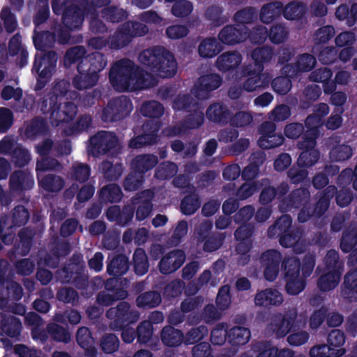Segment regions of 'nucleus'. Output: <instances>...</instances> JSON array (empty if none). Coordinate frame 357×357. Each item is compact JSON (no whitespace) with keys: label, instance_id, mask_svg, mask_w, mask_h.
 Here are the masks:
<instances>
[{"label":"nucleus","instance_id":"obj_1","mask_svg":"<svg viewBox=\"0 0 357 357\" xmlns=\"http://www.w3.org/2000/svg\"><path fill=\"white\" fill-rule=\"evenodd\" d=\"M100 16L108 24L122 23L109 37V46L114 50L122 49L128 46L134 38L144 36L149 32L146 24L133 20L126 21L129 13L119 5L111 4L102 8Z\"/></svg>","mask_w":357,"mask_h":357},{"label":"nucleus","instance_id":"obj_2","mask_svg":"<svg viewBox=\"0 0 357 357\" xmlns=\"http://www.w3.org/2000/svg\"><path fill=\"white\" fill-rule=\"evenodd\" d=\"M70 83L68 81H55L51 91L44 95L39 102L41 112L48 116L54 126L73 121L77 114L78 109L74 102H61V99L68 93Z\"/></svg>","mask_w":357,"mask_h":357},{"label":"nucleus","instance_id":"obj_3","mask_svg":"<svg viewBox=\"0 0 357 357\" xmlns=\"http://www.w3.org/2000/svg\"><path fill=\"white\" fill-rule=\"evenodd\" d=\"M109 79L114 89L119 91L128 90L132 84L141 89L155 84L151 73L145 72L129 59L116 61L110 69Z\"/></svg>","mask_w":357,"mask_h":357},{"label":"nucleus","instance_id":"obj_4","mask_svg":"<svg viewBox=\"0 0 357 357\" xmlns=\"http://www.w3.org/2000/svg\"><path fill=\"white\" fill-rule=\"evenodd\" d=\"M138 59L141 64L160 77L170 78L177 72L178 65L174 54L162 46L144 50Z\"/></svg>","mask_w":357,"mask_h":357},{"label":"nucleus","instance_id":"obj_5","mask_svg":"<svg viewBox=\"0 0 357 357\" xmlns=\"http://www.w3.org/2000/svg\"><path fill=\"white\" fill-rule=\"evenodd\" d=\"M30 218L29 210L18 204L11 211V217L3 214L0 218V238L5 245H10L15 237V227L24 226Z\"/></svg>","mask_w":357,"mask_h":357},{"label":"nucleus","instance_id":"obj_6","mask_svg":"<svg viewBox=\"0 0 357 357\" xmlns=\"http://www.w3.org/2000/svg\"><path fill=\"white\" fill-rule=\"evenodd\" d=\"M52 9L56 15H62L61 22L69 30L79 29L84 20V10L75 0H52Z\"/></svg>","mask_w":357,"mask_h":357},{"label":"nucleus","instance_id":"obj_7","mask_svg":"<svg viewBox=\"0 0 357 357\" xmlns=\"http://www.w3.org/2000/svg\"><path fill=\"white\" fill-rule=\"evenodd\" d=\"M133 109L131 99L124 95L111 98L102 109L100 119L105 123H114L128 117Z\"/></svg>","mask_w":357,"mask_h":357},{"label":"nucleus","instance_id":"obj_8","mask_svg":"<svg viewBox=\"0 0 357 357\" xmlns=\"http://www.w3.org/2000/svg\"><path fill=\"white\" fill-rule=\"evenodd\" d=\"M55 277L61 283H70L80 290L86 289L89 286V278L84 274V266L77 262H70L63 268L58 269Z\"/></svg>","mask_w":357,"mask_h":357},{"label":"nucleus","instance_id":"obj_9","mask_svg":"<svg viewBox=\"0 0 357 357\" xmlns=\"http://www.w3.org/2000/svg\"><path fill=\"white\" fill-rule=\"evenodd\" d=\"M106 317L112 320L111 328L118 331L137 322L139 318V313L131 309L130 303L127 301H121L116 307H111L107 310Z\"/></svg>","mask_w":357,"mask_h":357},{"label":"nucleus","instance_id":"obj_10","mask_svg":"<svg viewBox=\"0 0 357 357\" xmlns=\"http://www.w3.org/2000/svg\"><path fill=\"white\" fill-rule=\"evenodd\" d=\"M89 142L90 151L93 156L97 157L114 151L119 139L112 132L100 130L91 137Z\"/></svg>","mask_w":357,"mask_h":357},{"label":"nucleus","instance_id":"obj_11","mask_svg":"<svg viewBox=\"0 0 357 357\" xmlns=\"http://www.w3.org/2000/svg\"><path fill=\"white\" fill-rule=\"evenodd\" d=\"M57 54L53 50L45 52L42 55L35 56L32 71L35 72L38 78L50 79L56 72Z\"/></svg>","mask_w":357,"mask_h":357},{"label":"nucleus","instance_id":"obj_12","mask_svg":"<svg viewBox=\"0 0 357 357\" xmlns=\"http://www.w3.org/2000/svg\"><path fill=\"white\" fill-rule=\"evenodd\" d=\"M282 258V254L275 249L267 250L261 255L259 263L261 267L264 268V276L266 280L273 282L277 278Z\"/></svg>","mask_w":357,"mask_h":357},{"label":"nucleus","instance_id":"obj_13","mask_svg":"<svg viewBox=\"0 0 357 357\" xmlns=\"http://www.w3.org/2000/svg\"><path fill=\"white\" fill-rule=\"evenodd\" d=\"M153 197L154 192L150 189L142 190L132 197L131 203L135 208V218L137 221H143L151 215L153 208Z\"/></svg>","mask_w":357,"mask_h":357},{"label":"nucleus","instance_id":"obj_14","mask_svg":"<svg viewBox=\"0 0 357 357\" xmlns=\"http://www.w3.org/2000/svg\"><path fill=\"white\" fill-rule=\"evenodd\" d=\"M249 29L240 24H227L219 32L218 40L227 45H234L248 38Z\"/></svg>","mask_w":357,"mask_h":357},{"label":"nucleus","instance_id":"obj_15","mask_svg":"<svg viewBox=\"0 0 357 357\" xmlns=\"http://www.w3.org/2000/svg\"><path fill=\"white\" fill-rule=\"evenodd\" d=\"M186 259L185 253L180 249H175L165 255L158 263L159 271L163 275H169L178 270Z\"/></svg>","mask_w":357,"mask_h":357},{"label":"nucleus","instance_id":"obj_16","mask_svg":"<svg viewBox=\"0 0 357 357\" xmlns=\"http://www.w3.org/2000/svg\"><path fill=\"white\" fill-rule=\"evenodd\" d=\"M310 201V192L305 188H299L292 190L280 204V208L284 211L291 208L307 207Z\"/></svg>","mask_w":357,"mask_h":357},{"label":"nucleus","instance_id":"obj_17","mask_svg":"<svg viewBox=\"0 0 357 357\" xmlns=\"http://www.w3.org/2000/svg\"><path fill=\"white\" fill-rule=\"evenodd\" d=\"M144 133L132 138L128 143L131 149H139L147 145H153L158 140L160 124L155 122H148L143 126Z\"/></svg>","mask_w":357,"mask_h":357},{"label":"nucleus","instance_id":"obj_18","mask_svg":"<svg viewBox=\"0 0 357 357\" xmlns=\"http://www.w3.org/2000/svg\"><path fill=\"white\" fill-rule=\"evenodd\" d=\"M222 83V78L216 73L201 76L195 84V96L200 100L207 99L210 93L218 89Z\"/></svg>","mask_w":357,"mask_h":357},{"label":"nucleus","instance_id":"obj_19","mask_svg":"<svg viewBox=\"0 0 357 357\" xmlns=\"http://www.w3.org/2000/svg\"><path fill=\"white\" fill-rule=\"evenodd\" d=\"M22 325L20 319L14 315L0 312V340L3 342H8L9 340L3 337L6 336L15 338L18 337L22 331Z\"/></svg>","mask_w":357,"mask_h":357},{"label":"nucleus","instance_id":"obj_20","mask_svg":"<svg viewBox=\"0 0 357 357\" xmlns=\"http://www.w3.org/2000/svg\"><path fill=\"white\" fill-rule=\"evenodd\" d=\"M34 179L33 175L26 170H15L9 178V189L13 193L21 194L33 188Z\"/></svg>","mask_w":357,"mask_h":357},{"label":"nucleus","instance_id":"obj_21","mask_svg":"<svg viewBox=\"0 0 357 357\" xmlns=\"http://www.w3.org/2000/svg\"><path fill=\"white\" fill-rule=\"evenodd\" d=\"M297 317V312L289 310L284 315L281 314L275 315L273 318L272 329L278 338L286 336L292 329Z\"/></svg>","mask_w":357,"mask_h":357},{"label":"nucleus","instance_id":"obj_22","mask_svg":"<svg viewBox=\"0 0 357 357\" xmlns=\"http://www.w3.org/2000/svg\"><path fill=\"white\" fill-rule=\"evenodd\" d=\"M316 273L319 275L317 287L321 292H328L335 289L340 282L341 271L337 270L326 271L318 266Z\"/></svg>","mask_w":357,"mask_h":357},{"label":"nucleus","instance_id":"obj_23","mask_svg":"<svg viewBox=\"0 0 357 357\" xmlns=\"http://www.w3.org/2000/svg\"><path fill=\"white\" fill-rule=\"evenodd\" d=\"M211 228V224L204 223L201 225L199 231L198 241H204L203 250L206 252L218 250L222 246L225 238V235L222 233L208 235Z\"/></svg>","mask_w":357,"mask_h":357},{"label":"nucleus","instance_id":"obj_24","mask_svg":"<svg viewBox=\"0 0 357 357\" xmlns=\"http://www.w3.org/2000/svg\"><path fill=\"white\" fill-rule=\"evenodd\" d=\"M78 74L73 80V86L77 90H84L93 87L98 83L100 75L87 71L84 63H79L77 67Z\"/></svg>","mask_w":357,"mask_h":357},{"label":"nucleus","instance_id":"obj_25","mask_svg":"<svg viewBox=\"0 0 357 357\" xmlns=\"http://www.w3.org/2000/svg\"><path fill=\"white\" fill-rule=\"evenodd\" d=\"M330 206L329 202L325 201L324 198L319 197L317 202L312 207L310 202L307 207L301 208L298 214L299 222L305 223L312 217L321 218L327 211Z\"/></svg>","mask_w":357,"mask_h":357},{"label":"nucleus","instance_id":"obj_26","mask_svg":"<svg viewBox=\"0 0 357 357\" xmlns=\"http://www.w3.org/2000/svg\"><path fill=\"white\" fill-rule=\"evenodd\" d=\"M208 119L220 125H226L231 119V111L222 102H215L211 105L206 112Z\"/></svg>","mask_w":357,"mask_h":357},{"label":"nucleus","instance_id":"obj_27","mask_svg":"<svg viewBox=\"0 0 357 357\" xmlns=\"http://www.w3.org/2000/svg\"><path fill=\"white\" fill-rule=\"evenodd\" d=\"M341 296L349 302L357 301V268L344 275L341 286Z\"/></svg>","mask_w":357,"mask_h":357},{"label":"nucleus","instance_id":"obj_28","mask_svg":"<svg viewBox=\"0 0 357 357\" xmlns=\"http://www.w3.org/2000/svg\"><path fill=\"white\" fill-rule=\"evenodd\" d=\"M282 302V295L278 290L272 288H268L257 292L255 298L256 305L265 307L278 306Z\"/></svg>","mask_w":357,"mask_h":357},{"label":"nucleus","instance_id":"obj_29","mask_svg":"<svg viewBox=\"0 0 357 357\" xmlns=\"http://www.w3.org/2000/svg\"><path fill=\"white\" fill-rule=\"evenodd\" d=\"M36 231L31 227H24L18 232L19 241L15 243V247L22 256L27 255L33 245Z\"/></svg>","mask_w":357,"mask_h":357},{"label":"nucleus","instance_id":"obj_30","mask_svg":"<svg viewBox=\"0 0 357 357\" xmlns=\"http://www.w3.org/2000/svg\"><path fill=\"white\" fill-rule=\"evenodd\" d=\"M274 55L273 49L267 45L255 47L251 52L253 68L258 72H263L264 66L269 63Z\"/></svg>","mask_w":357,"mask_h":357},{"label":"nucleus","instance_id":"obj_31","mask_svg":"<svg viewBox=\"0 0 357 357\" xmlns=\"http://www.w3.org/2000/svg\"><path fill=\"white\" fill-rule=\"evenodd\" d=\"M76 340L79 346L85 351L88 357H96L97 350L95 347V341L90 330L87 327H80L76 333Z\"/></svg>","mask_w":357,"mask_h":357},{"label":"nucleus","instance_id":"obj_32","mask_svg":"<svg viewBox=\"0 0 357 357\" xmlns=\"http://www.w3.org/2000/svg\"><path fill=\"white\" fill-rule=\"evenodd\" d=\"M158 162V156L153 154H140L136 155L131 161L132 169L142 175L156 166Z\"/></svg>","mask_w":357,"mask_h":357},{"label":"nucleus","instance_id":"obj_33","mask_svg":"<svg viewBox=\"0 0 357 357\" xmlns=\"http://www.w3.org/2000/svg\"><path fill=\"white\" fill-rule=\"evenodd\" d=\"M107 258V272L109 275L115 278H121L125 275L129 269V260L123 254L114 256L110 261Z\"/></svg>","mask_w":357,"mask_h":357},{"label":"nucleus","instance_id":"obj_34","mask_svg":"<svg viewBox=\"0 0 357 357\" xmlns=\"http://www.w3.org/2000/svg\"><path fill=\"white\" fill-rule=\"evenodd\" d=\"M50 132L47 121L41 117H34L26 126L24 135L29 139L33 140L39 136H46Z\"/></svg>","mask_w":357,"mask_h":357},{"label":"nucleus","instance_id":"obj_35","mask_svg":"<svg viewBox=\"0 0 357 357\" xmlns=\"http://www.w3.org/2000/svg\"><path fill=\"white\" fill-rule=\"evenodd\" d=\"M242 61V56L237 52H226L216 60V66L222 72H227L237 68Z\"/></svg>","mask_w":357,"mask_h":357},{"label":"nucleus","instance_id":"obj_36","mask_svg":"<svg viewBox=\"0 0 357 357\" xmlns=\"http://www.w3.org/2000/svg\"><path fill=\"white\" fill-rule=\"evenodd\" d=\"M80 63H84L87 71L100 75V73L106 67L107 60L104 54L95 52L87 55Z\"/></svg>","mask_w":357,"mask_h":357},{"label":"nucleus","instance_id":"obj_37","mask_svg":"<svg viewBox=\"0 0 357 357\" xmlns=\"http://www.w3.org/2000/svg\"><path fill=\"white\" fill-rule=\"evenodd\" d=\"M162 342L169 347H176L184 341V335L182 331L172 326H165L160 333Z\"/></svg>","mask_w":357,"mask_h":357},{"label":"nucleus","instance_id":"obj_38","mask_svg":"<svg viewBox=\"0 0 357 357\" xmlns=\"http://www.w3.org/2000/svg\"><path fill=\"white\" fill-rule=\"evenodd\" d=\"M201 200L195 188L192 186L190 192L181 201V211L185 215L194 214L200 207Z\"/></svg>","mask_w":357,"mask_h":357},{"label":"nucleus","instance_id":"obj_39","mask_svg":"<svg viewBox=\"0 0 357 357\" xmlns=\"http://www.w3.org/2000/svg\"><path fill=\"white\" fill-rule=\"evenodd\" d=\"M123 197L121 188L116 183L106 185L98 191L101 203H119Z\"/></svg>","mask_w":357,"mask_h":357},{"label":"nucleus","instance_id":"obj_40","mask_svg":"<svg viewBox=\"0 0 357 357\" xmlns=\"http://www.w3.org/2000/svg\"><path fill=\"white\" fill-rule=\"evenodd\" d=\"M283 3L280 1L271 2L261 8L259 18L264 24L271 23L282 14Z\"/></svg>","mask_w":357,"mask_h":357},{"label":"nucleus","instance_id":"obj_41","mask_svg":"<svg viewBox=\"0 0 357 357\" xmlns=\"http://www.w3.org/2000/svg\"><path fill=\"white\" fill-rule=\"evenodd\" d=\"M204 18L215 27L220 26L229 21V17L224 14L223 7L219 5L208 6L204 12Z\"/></svg>","mask_w":357,"mask_h":357},{"label":"nucleus","instance_id":"obj_42","mask_svg":"<svg viewBox=\"0 0 357 357\" xmlns=\"http://www.w3.org/2000/svg\"><path fill=\"white\" fill-rule=\"evenodd\" d=\"M291 225V217L289 215H282L268 227L267 235L271 238H279L280 236L293 228Z\"/></svg>","mask_w":357,"mask_h":357},{"label":"nucleus","instance_id":"obj_43","mask_svg":"<svg viewBox=\"0 0 357 357\" xmlns=\"http://www.w3.org/2000/svg\"><path fill=\"white\" fill-rule=\"evenodd\" d=\"M250 331L243 326H234L228 331L227 340L233 347L245 345L250 339Z\"/></svg>","mask_w":357,"mask_h":357},{"label":"nucleus","instance_id":"obj_44","mask_svg":"<svg viewBox=\"0 0 357 357\" xmlns=\"http://www.w3.org/2000/svg\"><path fill=\"white\" fill-rule=\"evenodd\" d=\"M222 50V45L214 37L204 39L198 47V53L203 58H213Z\"/></svg>","mask_w":357,"mask_h":357},{"label":"nucleus","instance_id":"obj_45","mask_svg":"<svg viewBox=\"0 0 357 357\" xmlns=\"http://www.w3.org/2000/svg\"><path fill=\"white\" fill-rule=\"evenodd\" d=\"M335 14L337 19L345 21L349 26H353L357 22V3H353L351 6L341 4Z\"/></svg>","mask_w":357,"mask_h":357},{"label":"nucleus","instance_id":"obj_46","mask_svg":"<svg viewBox=\"0 0 357 357\" xmlns=\"http://www.w3.org/2000/svg\"><path fill=\"white\" fill-rule=\"evenodd\" d=\"M162 302L160 293L157 291H148L140 294L136 298V305L142 309H151L158 307Z\"/></svg>","mask_w":357,"mask_h":357},{"label":"nucleus","instance_id":"obj_47","mask_svg":"<svg viewBox=\"0 0 357 357\" xmlns=\"http://www.w3.org/2000/svg\"><path fill=\"white\" fill-rule=\"evenodd\" d=\"M132 266L135 273L142 276L145 275L149 268V262L144 249L137 248L132 255Z\"/></svg>","mask_w":357,"mask_h":357},{"label":"nucleus","instance_id":"obj_48","mask_svg":"<svg viewBox=\"0 0 357 357\" xmlns=\"http://www.w3.org/2000/svg\"><path fill=\"white\" fill-rule=\"evenodd\" d=\"M242 73L243 75L248 77L247 79H245V80L243 82V89L248 92L259 91V73L261 72H258L255 68H253L252 64H248L243 67Z\"/></svg>","mask_w":357,"mask_h":357},{"label":"nucleus","instance_id":"obj_49","mask_svg":"<svg viewBox=\"0 0 357 357\" xmlns=\"http://www.w3.org/2000/svg\"><path fill=\"white\" fill-rule=\"evenodd\" d=\"M55 42L56 33L50 31L38 32L33 37L35 48L41 52H45L47 49L53 47Z\"/></svg>","mask_w":357,"mask_h":357},{"label":"nucleus","instance_id":"obj_50","mask_svg":"<svg viewBox=\"0 0 357 357\" xmlns=\"http://www.w3.org/2000/svg\"><path fill=\"white\" fill-rule=\"evenodd\" d=\"M303 98L300 99L299 107L307 109L312 106V102L319 99L321 94V87L316 84H308L303 91Z\"/></svg>","mask_w":357,"mask_h":357},{"label":"nucleus","instance_id":"obj_51","mask_svg":"<svg viewBox=\"0 0 357 357\" xmlns=\"http://www.w3.org/2000/svg\"><path fill=\"white\" fill-rule=\"evenodd\" d=\"M46 331L50 336L57 342L69 343L71 340V335L68 327H63L57 323H50L47 325Z\"/></svg>","mask_w":357,"mask_h":357},{"label":"nucleus","instance_id":"obj_52","mask_svg":"<svg viewBox=\"0 0 357 357\" xmlns=\"http://www.w3.org/2000/svg\"><path fill=\"white\" fill-rule=\"evenodd\" d=\"M86 50L81 45H76L68 49L63 56V66L68 69L73 64L81 62L86 57Z\"/></svg>","mask_w":357,"mask_h":357},{"label":"nucleus","instance_id":"obj_53","mask_svg":"<svg viewBox=\"0 0 357 357\" xmlns=\"http://www.w3.org/2000/svg\"><path fill=\"white\" fill-rule=\"evenodd\" d=\"M345 353V349H335L328 343L314 346L309 354L311 357H342Z\"/></svg>","mask_w":357,"mask_h":357},{"label":"nucleus","instance_id":"obj_54","mask_svg":"<svg viewBox=\"0 0 357 357\" xmlns=\"http://www.w3.org/2000/svg\"><path fill=\"white\" fill-rule=\"evenodd\" d=\"M39 185L49 192H59L64 186L63 179L57 175L47 174L42 178H38Z\"/></svg>","mask_w":357,"mask_h":357},{"label":"nucleus","instance_id":"obj_55","mask_svg":"<svg viewBox=\"0 0 357 357\" xmlns=\"http://www.w3.org/2000/svg\"><path fill=\"white\" fill-rule=\"evenodd\" d=\"M128 293L125 289H119L115 294L106 291H100L96 296V303L101 306H110L119 300L126 299Z\"/></svg>","mask_w":357,"mask_h":357},{"label":"nucleus","instance_id":"obj_56","mask_svg":"<svg viewBox=\"0 0 357 357\" xmlns=\"http://www.w3.org/2000/svg\"><path fill=\"white\" fill-rule=\"evenodd\" d=\"M184 119L181 121V127L184 130H192L199 128L204 121V115L200 110L199 105L189 112Z\"/></svg>","mask_w":357,"mask_h":357},{"label":"nucleus","instance_id":"obj_57","mask_svg":"<svg viewBox=\"0 0 357 357\" xmlns=\"http://www.w3.org/2000/svg\"><path fill=\"white\" fill-rule=\"evenodd\" d=\"M306 12L307 8L304 3L291 1L285 7L283 6L282 15L288 20H301Z\"/></svg>","mask_w":357,"mask_h":357},{"label":"nucleus","instance_id":"obj_58","mask_svg":"<svg viewBox=\"0 0 357 357\" xmlns=\"http://www.w3.org/2000/svg\"><path fill=\"white\" fill-rule=\"evenodd\" d=\"M104 177L110 181H115L121 176L123 171V164L116 162L113 164L109 160H104L100 166Z\"/></svg>","mask_w":357,"mask_h":357},{"label":"nucleus","instance_id":"obj_59","mask_svg":"<svg viewBox=\"0 0 357 357\" xmlns=\"http://www.w3.org/2000/svg\"><path fill=\"white\" fill-rule=\"evenodd\" d=\"M303 151L297 160V165L303 168H307L315 165L320 158V153L314 148L301 149Z\"/></svg>","mask_w":357,"mask_h":357},{"label":"nucleus","instance_id":"obj_60","mask_svg":"<svg viewBox=\"0 0 357 357\" xmlns=\"http://www.w3.org/2000/svg\"><path fill=\"white\" fill-rule=\"evenodd\" d=\"M199 103L190 94L178 95L172 102V108L175 111L185 112H191L198 107Z\"/></svg>","mask_w":357,"mask_h":357},{"label":"nucleus","instance_id":"obj_61","mask_svg":"<svg viewBox=\"0 0 357 357\" xmlns=\"http://www.w3.org/2000/svg\"><path fill=\"white\" fill-rule=\"evenodd\" d=\"M257 19V10L252 6H248L236 11L233 17V20L236 24L243 26L252 24Z\"/></svg>","mask_w":357,"mask_h":357},{"label":"nucleus","instance_id":"obj_62","mask_svg":"<svg viewBox=\"0 0 357 357\" xmlns=\"http://www.w3.org/2000/svg\"><path fill=\"white\" fill-rule=\"evenodd\" d=\"M165 108L162 104L156 100H150L144 102L140 108L141 114L152 119H158L164 114Z\"/></svg>","mask_w":357,"mask_h":357},{"label":"nucleus","instance_id":"obj_63","mask_svg":"<svg viewBox=\"0 0 357 357\" xmlns=\"http://www.w3.org/2000/svg\"><path fill=\"white\" fill-rule=\"evenodd\" d=\"M303 229L301 227H293L279 238L280 244L284 248L294 246L302 238Z\"/></svg>","mask_w":357,"mask_h":357},{"label":"nucleus","instance_id":"obj_64","mask_svg":"<svg viewBox=\"0 0 357 357\" xmlns=\"http://www.w3.org/2000/svg\"><path fill=\"white\" fill-rule=\"evenodd\" d=\"M92 118L89 114H82L70 126L66 128L64 132L66 135L72 136L86 130L91 125Z\"/></svg>","mask_w":357,"mask_h":357}]
</instances>
